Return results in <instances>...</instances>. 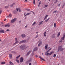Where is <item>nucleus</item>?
<instances>
[{"label":"nucleus","instance_id":"f257e3e1","mask_svg":"<svg viewBox=\"0 0 65 65\" xmlns=\"http://www.w3.org/2000/svg\"><path fill=\"white\" fill-rule=\"evenodd\" d=\"M29 47V46H27L26 47L25 45H21L20 46V48L22 50H25L26 48H27Z\"/></svg>","mask_w":65,"mask_h":65},{"label":"nucleus","instance_id":"f03ea898","mask_svg":"<svg viewBox=\"0 0 65 65\" xmlns=\"http://www.w3.org/2000/svg\"><path fill=\"white\" fill-rule=\"evenodd\" d=\"M62 46H61L58 47V51H63L64 50V49L62 48Z\"/></svg>","mask_w":65,"mask_h":65},{"label":"nucleus","instance_id":"7ed1b4c3","mask_svg":"<svg viewBox=\"0 0 65 65\" xmlns=\"http://www.w3.org/2000/svg\"><path fill=\"white\" fill-rule=\"evenodd\" d=\"M39 42V44H38V46L39 47V46H40L42 45V42L41 40H39L38 41V43Z\"/></svg>","mask_w":65,"mask_h":65},{"label":"nucleus","instance_id":"20e7f679","mask_svg":"<svg viewBox=\"0 0 65 65\" xmlns=\"http://www.w3.org/2000/svg\"><path fill=\"white\" fill-rule=\"evenodd\" d=\"M54 53V52H50V53H48L47 54H46L45 55H46V56H48V55L50 56V55H51V54H52Z\"/></svg>","mask_w":65,"mask_h":65},{"label":"nucleus","instance_id":"39448f33","mask_svg":"<svg viewBox=\"0 0 65 65\" xmlns=\"http://www.w3.org/2000/svg\"><path fill=\"white\" fill-rule=\"evenodd\" d=\"M15 43L14 44V45H15V44H16L18 42V39L17 38H15Z\"/></svg>","mask_w":65,"mask_h":65},{"label":"nucleus","instance_id":"423d86ee","mask_svg":"<svg viewBox=\"0 0 65 65\" xmlns=\"http://www.w3.org/2000/svg\"><path fill=\"white\" fill-rule=\"evenodd\" d=\"M12 17V15L11 14H9V15L8 16H7V18L9 19L11 18Z\"/></svg>","mask_w":65,"mask_h":65},{"label":"nucleus","instance_id":"0eeeda50","mask_svg":"<svg viewBox=\"0 0 65 65\" xmlns=\"http://www.w3.org/2000/svg\"><path fill=\"white\" fill-rule=\"evenodd\" d=\"M26 41V40H24L20 42H19V43L21 44L23 43H25V42Z\"/></svg>","mask_w":65,"mask_h":65},{"label":"nucleus","instance_id":"6e6552de","mask_svg":"<svg viewBox=\"0 0 65 65\" xmlns=\"http://www.w3.org/2000/svg\"><path fill=\"white\" fill-rule=\"evenodd\" d=\"M16 21V19H14L13 20H11V23H14Z\"/></svg>","mask_w":65,"mask_h":65},{"label":"nucleus","instance_id":"1a4fd4ad","mask_svg":"<svg viewBox=\"0 0 65 65\" xmlns=\"http://www.w3.org/2000/svg\"><path fill=\"white\" fill-rule=\"evenodd\" d=\"M38 50V48L37 47H35L34 48V50H33L32 52L37 51Z\"/></svg>","mask_w":65,"mask_h":65},{"label":"nucleus","instance_id":"9d476101","mask_svg":"<svg viewBox=\"0 0 65 65\" xmlns=\"http://www.w3.org/2000/svg\"><path fill=\"white\" fill-rule=\"evenodd\" d=\"M24 60L23 58L22 57H21L20 59V62H22Z\"/></svg>","mask_w":65,"mask_h":65},{"label":"nucleus","instance_id":"9b49d317","mask_svg":"<svg viewBox=\"0 0 65 65\" xmlns=\"http://www.w3.org/2000/svg\"><path fill=\"white\" fill-rule=\"evenodd\" d=\"M31 60H32L31 59H30L28 61H27V62H26V63H28L30 62L31 61Z\"/></svg>","mask_w":65,"mask_h":65},{"label":"nucleus","instance_id":"f8f14e48","mask_svg":"<svg viewBox=\"0 0 65 65\" xmlns=\"http://www.w3.org/2000/svg\"><path fill=\"white\" fill-rule=\"evenodd\" d=\"M31 51H29L28 52L27 54H26V55H29L30 53L31 52Z\"/></svg>","mask_w":65,"mask_h":65},{"label":"nucleus","instance_id":"ddd939ff","mask_svg":"<svg viewBox=\"0 0 65 65\" xmlns=\"http://www.w3.org/2000/svg\"><path fill=\"white\" fill-rule=\"evenodd\" d=\"M21 36L22 38H24V37H26V36L24 34H22L21 35Z\"/></svg>","mask_w":65,"mask_h":65},{"label":"nucleus","instance_id":"4468645a","mask_svg":"<svg viewBox=\"0 0 65 65\" xmlns=\"http://www.w3.org/2000/svg\"><path fill=\"white\" fill-rule=\"evenodd\" d=\"M16 10L17 11H19V12H21V10L20 8H16Z\"/></svg>","mask_w":65,"mask_h":65},{"label":"nucleus","instance_id":"2eb2a0df","mask_svg":"<svg viewBox=\"0 0 65 65\" xmlns=\"http://www.w3.org/2000/svg\"><path fill=\"white\" fill-rule=\"evenodd\" d=\"M30 14H31V13H27V14H25L24 16V17H25L27 15H29Z\"/></svg>","mask_w":65,"mask_h":65},{"label":"nucleus","instance_id":"dca6fc26","mask_svg":"<svg viewBox=\"0 0 65 65\" xmlns=\"http://www.w3.org/2000/svg\"><path fill=\"white\" fill-rule=\"evenodd\" d=\"M48 45L47 44L46 45H45V49L46 50L47 49V48L48 47Z\"/></svg>","mask_w":65,"mask_h":65},{"label":"nucleus","instance_id":"f3484780","mask_svg":"<svg viewBox=\"0 0 65 65\" xmlns=\"http://www.w3.org/2000/svg\"><path fill=\"white\" fill-rule=\"evenodd\" d=\"M65 37V35H63V37L61 38L62 40H64V38Z\"/></svg>","mask_w":65,"mask_h":65},{"label":"nucleus","instance_id":"a211bd4d","mask_svg":"<svg viewBox=\"0 0 65 65\" xmlns=\"http://www.w3.org/2000/svg\"><path fill=\"white\" fill-rule=\"evenodd\" d=\"M43 21H41L39 22L38 24V25H41L43 23Z\"/></svg>","mask_w":65,"mask_h":65},{"label":"nucleus","instance_id":"6ab92c4d","mask_svg":"<svg viewBox=\"0 0 65 65\" xmlns=\"http://www.w3.org/2000/svg\"><path fill=\"white\" fill-rule=\"evenodd\" d=\"M48 15H46V16H45V18H44V20H45L46 19H47V17H48Z\"/></svg>","mask_w":65,"mask_h":65},{"label":"nucleus","instance_id":"aec40b11","mask_svg":"<svg viewBox=\"0 0 65 65\" xmlns=\"http://www.w3.org/2000/svg\"><path fill=\"white\" fill-rule=\"evenodd\" d=\"M39 57L41 59H42L43 61H45V60L43 58H42L41 57L39 56Z\"/></svg>","mask_w":65,"mask_h":65},{"label":"nucleus","instance_id":"412c9836","mask_svg":"<svg viewBox=\"0 0 65 65\" xmlns=\"http://www.w3.org/2000/svg\"><path fill=\"white\" fill-rule=\"evenodd\" d=\"M10 26L9 24H6V25H5V27H7V26L8 27H9Z\"/></svg>","mask_w":65,"mask_h":65},{"label":"nucleus","instance_id":"4be33fe9","mask_svg":"<svg viewBox=\"0 0 65 65\" xmlns=\"http://www.w3.org/2000/svg\"><path fill=\"white\" fill-rule=\"evenodd\" d=\"M55 34H54L52 36V37L53 38H54L55 37Z\"/></svg>","mask_w":65,"mask_h":65},{"label":"nucleus","instance_id":"5701e85b","mask_svg":"<svg viewBox=\"0 0 65 65\" xmlns=\"http://www.w3.org/2000/svg\"><path fill=\"white\" fill-rule=\"evenodd\" d=\"M12 58V55L11 54H10V58L11 59Z\"/></svg>","mask_w":65,"mask_h":65},{"label":"nucleus","instance_id":"b1692460","mask_svg":"<svg viewBox=\"0 0 65 65\" xmlns=\"http://www.w3.org/2000/svg\"><path fill=\"white\" fill-rule=\"evenodd\" d=\"M1 33H5V31L4 30H2Z\"/></svg>","mask_w":65,"mask_h":65},{"label":"nucleus","instance_id":"393cba45","mask_svg":"<svg viewBox=\"0 0 65 65\" xmlns=\"http://www.w3.org/2000/svg\"><path fill=\"white\" fill-rule=\"evenodd\" d=\"M9 63H10V64H11L12 65H13V63L11 61L9 62Z\"/></svg>","mask_w":65,"mask_h":65},{"label":"nucleus","instance_id":"a878e982","mask_svg":"<svg viewBox=\"0 0 65 65\" xmlns=\"http://www.w3.org/2000/svg\"><path fill=\"white\" fill-rule=\"evenodd\" d=\"M50 19V18H48V19H47L46 20H45V21L46 22H48V21H49V20Z\"/></svg>","mask_w":65,"mask_h":65},{"label":"nucleus","instance_id":"bb28decb","mask_svg":"<svg viewBox=\"0 0 65 65\" xmlns=\"http://www.w3.org/2000/svg\"><path fill=\"white\" fill-rule=\"evenodd\" d=\"M9 7V6H6V7H5V8H7Z\"/></svg>","mask_w":65,"mask_h":65},{"label":"nucleus","instance_id":"cd10ccee","mask_svg":"<svg viewBox=\"0 0 65 65\" xmlns=\"http://www.w3.org/2000/svg\"><path fill=\"white\" fill-rule=\"evenodd\" d=\"M36 24V22H35L32 25V26H33L35 25Z\"/></svg>","mask_w":65,"mask_h":65},{"label":"nucleus","instance_id":"c85d7f7f","mask_svg":"<svg viewBox=\"0 0 65 65\" xmlns=\"http://www.w3.org/2000/svg\"><path fill=\"white\" fill-rule=\"evenodd\" d=\"M45 7H44V8H45V7H47L48 6V5H44Z\"/></svg>","mask_w":65,"mask_h":65},{"label":"nucleus","instance_id":"c756f323","mask_svg":"<svg viewBox=\"0 0 65 65\" xmlns=\"http://www.w3.org/2000/svg\"><path fill=\"white\" fill-rule=\"evenodd\" d=\"M54 27L55 28H56V24L55 23H54Z\"/></svg>","mask_w":65,"mask_h":65},{"label":"nucleus","instance_id":"7c9ffc66","mask_svg":"<svg viewBox=\"0 0 65 65\" xmlns=\"http://www.w3.org/2000/svg\"><path fill=\"white\" fill-rule=\"evenodd\" d=\"M20 55H19V56H17V57H16V58L18 59V58L20 57Z\"/></svg>","mask_w":65,"mask_h":65},{"label":"nucleus","instance_id":"2f4dec72","mask_svg":"<svg viewBox=\"0 0 65 65\" xmlns=\"http://www.w3.org/2000/svg\"><path fill=\"white\" fill-rule=\"evenodd\" d=\"M17 13V11L16 10L14 11V13Z\"/></svg>","mask_w":65,"mask_h":65},{"label":"nucleus","instance_id":"473e14b6","mask_svg":"<svg viewBox=\"0 0 65 65\" xmlns=\"http://www.w3.org/2000/svg\"><path fill=\"white\" fill-rule=\"evenodd\" d=\"M15 4V3H13V5H11V7H12V6H13V5H14V4Z\"/></svg>","mask_w":65,"mask_h":65},{"label":"nucleus","instance_id":"72a5a7b5","mask_svg":"<svg viewBox=\"0 0 65 65\" xmlns=\"http://www.w3.org/2000/svg\"><path fill=\"white\" fill-rule=\"evenodd\" d=\"M16 61L17 62H18V63H19V60L17 59L16 60Z\"/></svg>","mask_w":65,"mask_h":65},{"label":"nucleus","instance_id":"f704fd0d","mask_svg":"<svg viewBox=\"0 0 65 65\" xmlns=\"http://www.w3.org/2000/svg\"><path fill=\"white\" fill-rule=\"evenodd\" d=\"M25 10H27V11H30V9H25Z\"/></svg>","mask_w":65,"mask_h":65},{"label":"nucleus","instance_id":"c9c22d12","mask_svg":"<svg viewBox=\"0 0 65 65\" xmlns=\"http://www.w3.org/2000/svg\"><path fill=\"white\" fill-rule=\"evenodd\" d=\"M60 32H59L58 33V34L57 35V36L59 37L60 35Z\"/></svg>","mask_w":65,"mask_h":65},{"label":"nucleus","instance_id":"e433bc0d","mask_svg":"<svg viewBox=\"0 0 65 65\" xmlns=\"http://www.w3.org/2000/svg\"><path fill=\"white\" fill-rule=\"evenodd\" d=\"M35 0H34L33 1V4H35Z\"/></svg>","mask_w":65,"mask_h":65},{"label":"nucleus","instance_id":"4c0bfd02","mask_svg":"<svg viewBox=\"0 0 65 65\" xmlns=\"http://www.w3.org/2000/svg\"><path fill=\"white\" fill-rule=\"evenodd\" d=\"M34 55V53H32L31 55L32 56H33Z\"/></svg>","mask_w":65,"mask_h":65},{"label":"nucleus","instance_id":"58836bf2","mask_svg":"<svg viewBox=\"0 0 65 65\" xmlns=\"http://www.w3.org/2000/svg\"><path fill=\"white\" fill-rule=\"evenodd\" d=\"M52 48H50V49H49L48 50V52H49L50 51L51 49H52Z\"/></svg>","mask_w":65,"mask_h":65},{"label":"nucleus","instance_id":"ea45409f","mask_svg":"<svg viewBox=\"0 0 65 65\" xmlns=\"http://www.w3.org/2000/svg\"><path fill=\"white\" fill-rule=\"evenodd\" d=\"M1 63L2 64H4L5 63V62H2Z\"/></svg>","mask_w":65,"mask_h":65},{"label":"nucleus","instance_id":"a19ab883","mask_svg":"<svg viewBox=\"0 0 65 65\" xmlns=\"http://www.w3.org/2000/svg\"><path fill=\"white\" fill-rule=\"evenodd\" d=\"M57 11H54L53 12V13H56V12H57Z\"/></svg>","mask_w":65,"mask_h":65},{"label":"nucleus","instance_id":"79ce46f5","mask_svg":"<svg viewBox=\"0 0 65 65\" xmlns=\"http://www.w3.org/2000/svg\"><path fill=\"white\" fill-rule=\"evenodd\" d=\"M56 56V55L55 54H54L53 55V57H55Z\"/></svg>","mask_w":65,"mask_h":65},{"label":"nucleus","instance_id":"37998d69","mask_svg":"<svg viewBox=\"0 0 65 65\" xmlns=\"http://www.w3.org/2000/svg\"><path fill=\"white\" fill-rule=\"evenodd\" d=\"M2 30V28H0V33H1Z\"/></svg>","mask_w":65,"mask_h":65},{"label":"nucleus","instance_id":"c03bdc74","mask_svg":"<svg viewBox=\"0 0 65 65\" xmlns=\"http://www.w3.org/2000/svg\"><path fill=\"white\" fill-rule=\"evenodd\" d=\"M41 4V2H39V5H40Z\"/></svg>","mask_w":65,"mask_h":65},{"label":"nucleus","instance_id":"a18cd8bd","mask_svg":"<svg viewBox=\"0 0 65 65\" xmlns=\"http://www.w3.org/2000/svg\"><path fill=\"white\" fill-rule=\"evenodd\" d=\"M38 36V35H37L36 36L35 38H37V37Z\"/></svg>","mask_w":65,"mask_h":65},{"label":"nucleus","instance_id":"49530a36","mask_svg":"<svg viewBox=\"0 0 65 65\" xmlns=\"http://www.w3.org/2000/svg\"><path fill=\"white\" fill-rule=\"evenodd\" d=\"M46 32H45L43 33V34H46Z\"/></svg>","mask_w":65,"mask_h":65},{"label":"nucleus","instance_id":"de8ad7c7","mask_svg":"<svg viewBox=\"0 0 65 65\" xmlns=\"http://www.w3.org/2000/svg\"><path fill=\"white\" fill-rule=\"evenodd\" d=\"M44 36L45 37L46 36V34H44Z\"/></svg>","mask_w":65,"mask_h":65},{"label":"nucleus","instance_id":"09e8293b","mask_svg":"<svg viewBox=\"0 0 65 65\" xmlns=\"http://www.w3.org/2000/svg\"><path fill=\"white\" fill-rule=\"evenodd\" d=\"M2 12V11H1V10L0 11V14H1Z\"/></svg>","mask_w":65,"mask_h":65},{"label":"nucleus","instance_id":"8fccbe9b","mask_svg":"<svg viewBox=\"0 0 65 65\" xmlns=\"http://www.w3.org/2000/svg\"><path fill=\"white\" fill-rule=\"evenodd\" d=\"M64 5H63V6H62V8H63V7H64Z\"/></svg>","mask_w":65,"mask_h":65},{"label":"nucleus","instance_id":"3c124183","mask_svg":"<svg viewBox=\"0 0 65 65\" xmlns=\"http://www.w3.org/2000/svg\"><path fill=\"white\" fill-rule=\"evenodd\" d=\"M28 26H27V25H26V26H25V27L26 28Z\"/></svg>","mask_w":65,"mask_h":65},{"label":"nucleus","instance_id":"603ef678","mask_svg":"<svg viewBox=\"0 0 65 65\" xmlns=\"http://www.w3.org/2000/svg\"><path fill=\"white\" fill-rule=\"evenodd\" d=\"M35 57L36 58H37L38 57V56L37 55H36L35 56Z\"/></svg>","mask_w":65,"mask_h":65},{"label":"nucleus","instance_id":"864d4df0","mask_svg":"<svg viewBox=\"0 0 65 65\" xmlns=\"http://www.w3.org/2000/svg\"><path fill=\"white\" fill-rule=\"evenodd\" d=\"M59 42H62V40H60V41H59Z\"/></svg>","mask_w":65,"mask_h":65},{"label":"nucleus","instance_id":"5fc2aeb1","mask_svg":"<svg viewBox=\"0 0 65 65\" xmlns=\"http://www.w3.org/2000/svg\"><path fill=\"white\" fill-rule=\"evenodd\" d=\"M26 13L25 12V13H24V16L25 15V14Z\"/></svg>","mask_w":65,"mask_h":65},{"label":"nucleus","instance_id":"6e6d98bb","mask_svg":"<svg viewBox=\"0 0 65 65\" xmlns=\"http://www.w3.org/2000/svg\"><path fill=\"white\" fill-rule=\"evenodd\" d=\"M21 22V21H19V23H20Z\"/></svg>","mask_w":65,"mask_h":65},{"label":"nucleus","instance_id":"4d7b16f0","mask_svg":"<svg viewBox=\"0 0 65 65\" xmlns=\"http://www.w3.org/2000/svg\"><path fill=\"white\" fill-rule=\"evenodd\" d=\"M7 31H9V30L8 29H7Z\"/></svg>","mask_w":65,"mask_h":65},{"label":"nucleus","instance_id":"13d9d810","mask_svg":"<svg viewBox=\"0 0 65 65\" xmlns=\"http://www.w3.org/2000/svg\"><path fill=\"white\" fill-rule=\"evenodd\" d=\"M48 52H48V51H47V52H45V53H48Z\"/></svg>","mask_w":65,"mask_h":65},{"label":"nucleus","instance_id":"bf43d9fd","mask_svg":"<svg viewBox=\"0 0 65 65\" xmlns=\"http://www.w3.org/2000/svg\"><path fill=\"white\" fill-rule=\"evenodd\" d=\"M60 4H59L58 6L60 7Z\"/></svg>","mask_w":65,"mask_h":65},{"label":"nucleus","instance_id":"052dcab7","mask_svg":"<svg viewBox=\"0 0 65 65\" xmlns=\"http://www.w3.org/2000/svg\"><path fill=\"white\" fill-rule=\"evenodd\" d=\"M25 1L26 2H27V0H25Z\"/></svg>","mask_w":65,"mask_h":65},{"label":"nucleus","instance_id":"680f3d73","mask_svg":"<svg viewBox=\"0 0 65 65\" xmlns=\"http://www.w3.org/2000/svg\"><path fill=\"white\" fill-rule=\"evenodd\" d=\"M29 65H31V63H29Z\"/></svg>","mask_w":65,"mask_h":65},{"label":"nucleus","instance_id":"e2e57ef3","mask_svg":"<svg viewBox=\"0 0 65 65\" xmlns=\"http://www.w3.org/2000/svg\"><path fill=\"white\" fill-rule=\"evenodd\" d=\"M29 40V39H28L27 40V41H28Z\"/></svg>","mask_w":65,"mask_h":65},{"label":"nucleus","instance_id":"0e129e2a","mask_svg":"<svg viewBox=\"0 0 65 65\" xmlns=\"http://www.w3.org/2000/svg\"><path fill=\"white\" fill-rule=\"evenodd\" d=\"M6 19H5V20H4V21H6Z\"/></svg>","mask_w":65,"mask_h":65},{"label":"nucleus","instance_id":"69168bd1","mask_svg":"<svg viewBox=\"0 0 65 65\" xmlns=\"http://www.w3.org/2000/svg\"><path fill=\"white\" fill-rule=\"evenodd\" d=\"M38 33V32H36V33L37 34Z\"/></svg>","mask_w":65,"mask_h":65},{"label":"nucleus","instance_id":"338daca9","mask_svg":"<svg viewBox=\"0 0 65 65\" xmlns=\"http://www.w3.org/2000/svg\"><path fill=\"white\" fill-rule=\"evenodd\" d=\"M48 1H50L51 0H48Z\"/></svg>","mask_w":65,"mask_h":65},{"label":"nucleus","instance_id":"774afa93","mask_svg":"<svg viewBox=\"0 0 65 65\" xmlns=\"http://www.w3.org/2000/svg\"><path fill=\"white\" fill-rule=\"evenodd\" d=\"M1 41V40L0 39V41Z\"/></svg>","mask_w":65,"mask_h":65}]
</instances>
